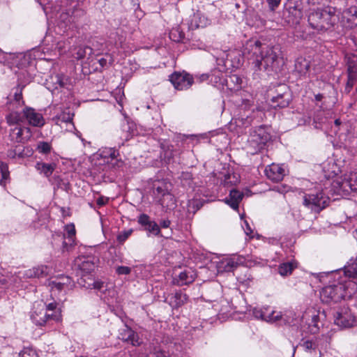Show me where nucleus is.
Wrapping results in <instances>:
<instances>
[{
    "mask_svg": "<svg viewBox=\"0 0 357 357\" xmlns=\"http://www.w3.org/2000/svg\"><path fill=\"white\" fill-rule=\"evenodd\" d=\"M23 116L33 126L41 127L45 124V119L42 114L31 107H25L23 109Z\"/></svg>",
    "mask_w": 357,
    "mask_h": 357,
    "instance_id": "nucleus-14",
    "label": "nucleus"
},
{
    "mask_svg": "<svg viewBox=\"0 0 357 357\" xmlns=\"http://www.w3.org/2000/svg\"><path fill=\"white\" fill-rule=\"evenodd\" d=\"M333 317L334 324L341 328H351L357 323L356 317L346 306L338 308Z\"/></svg>",
    "mask_w": 357,
    "mask_h": 357,
    "instance_id": "nucleus-7",
    "label": "nucleus"
},
{
    "mask_svg": "<svg viewBox=\"0 0 357 357\" xmlns=\"http://www.w3.org/2000/svg\"><path fill=\"white\" fill-rule=\"evenodd\" d=\"M243 194L235 189L230 191L228 198L225 199V203L234 210L238 209L239 203L243 199Z\"/></svg>",
    "mask_w": 357,
    "mask_h": 357,
    "instance_id": "nucleus-21",
    "label": "nucleus"
},
{
    "mask_svg": "<svg viewBox=\"0 0 357 357\" xmlns=\"http://www.w3.org/2000/svg\"><path fill=\"white\" fill-rule=\"evenodd\" d=\"M108 165H110L112 168L121 169L124 166V162L121 158H118V157H116L113 161L110 160Z\"/></svg>",
    "mask_w": 357,
    "mask_h": 357,
    "instance_id": "nucleus-50",
    "label": "nucleus"
},
{
    "mask_svg": "<svg viewBox=\"0 0 357 357\" xmlns=\"http://www.w3.org/2000/svg\"><path fill=\"white\" fill-rule=\"evenodd\" d=\"M73 117V114L68 109L54 117L52 120L59 126H61L62 123H69V126L73 128H74V125L72 123Z\"/></svg>",
    "mask_w": 357,
    "mask_h": 357,
    "instance_id": "nucleus-27",
    "label": "nucleus"
},
{
    "mask_svg": "<svg viewBox=\"0 0 357 357\" xmlns=\"http://www.w3.org/2000/svg\"><path fill=\"white\" fill-rule=\"evenodd\" d=\"M132 229H128L121 231L117 236L119 243H123L131 235Z\"/></svg>",
    "mask_w": 357,
    "mask_h": 357,
    "instance_id": "nucleus-49",
    "label": "nucleus"
},
{
    "mask_svg": "<svg viewBox=\"0 0 357 357\" xmlns=\"http://www.w3.org/2000/svg\"><path fill=\"white\" fill-rule=\"evenodd\" d=\"M48 286L50 290L54 292L66 291L72 287V280L68 276L61 275L50 280Z\"/></svg>",
    "mask_w": 357,
    "mask_h": 357,
    "instance_id": "nucleus-11",
    "label": "nucleus"
},
{
    "mask_svg": "<svg viewBox=\"0 0 357 357\" xmlns=\"http://www.w3.org/2000/svg\"><path fill=\"white\" fill-rule=\"evenodd\" d=\"M337 19L336 9L333 7H326L315 10L308 15L309 24L312 29L317 31L330 29L337 22Z\"/></svg>",
    "mask_w": 357,
    "mask_h": 357,
    "instance_id": "nucleus-3",
    "label": "nucleus"
},
{
    "mask_svg": "<svg viewBox=\"0 0 357 357\" xmlns=\"http://www.w3.org/2000/svg\"><path fill=\"white\" fill-rule=\"evenodd\" d=\"M0 174L1 176L0 179V184L5 185L9 177V172L7 164L3 162H0Z\"/></svg>",
    "mask_w": 357,
    "mask_h": 357,
    "instance_id": "nucleus-39",
    "label": "nucleus"
},
{
    "mask_svg": "<svg viewBox=\"0 0 357 357\" xmlns=\"http://www.w3.org/2000/svg\"><path fill=\"white\" fill-rule=\"evenodd\" d=\"M68 45L66 41H59L57 43L56 48L60 53L64 52L66 45Z\"/></svg>",
    "mask_w": 357,
    "mask_h": 357,
    "instance_id": "nucleus-57",
    "label": "nucleus"
},
{
    "mask_svg": "<svg viewBox=\"0 0 357 357\" xmlns=\"http://www.w3.org/2000/svg\"><path fill=\"white\" fill-rule=\"evenodd\" d=\"M328 202L329 198L322 190H311L303 196V204L316 212H319L326 207Z\"/></svg>",
    "mask_w": 357,
    "mask_h": 357,
    "instance_id": "nucleus-4",
    "label": "nucleus"
},
{
    "mask_svg": "<svg viewBox=\"0 0 357 357\" xmlns=\"http://www.w3.org/2000/svg\"><path fill=\"white\" fill-rule=\"evenodd\" d=\"M188 299V296L182 292H177L173 297L172 305L174 307H178L185 303Z\"/></svg>",
    "mask_w": 357,
    "mask_h": 357,
    "instance_id": "nucleus-35",
    "label": "nucleus"
},
{
    "mask_svg": "<svg viewBox=\"0 0 357 357\" xmlns=\"http://www.w3.org/2000/svg\"><path fill=\"white\" fill-rule=\"evenodd\" d=\"M197 277L194 269L188 268L181 271L178 277L174 278V282L178 286L189 284L194 282Z\"/></svg>",
    "mask_w": 357,
    "mask_h": 357,
    "instance_id": "nucleus-16",
    "label": "nucleus"
},
{
    "mask_svg": "<svg viewBox=\"0 0 357 357\" xmlns=\"http://www.w3.org/2000/svg\"><path fill=\"white\" fill-rule=\"evenodd\" d=\"M282 318V313L281 312L278 311H270V310L268 308V314L266 317V321L268 322H275L279 321Z\"/></svg>",
    "mask_w": 357,
    "mask_h": 357,
    "instance_id": "nucleus-41",
    "label": "nucleus"
},
{
    "mask_svg": "<svg viewBox=\"0 0 357 357\" xmlns=\"http://www.w3.org/2000/svg\"><path fill=\"white\" fill-rule=\"evenodd\" d=\"M170 185L164 181H157L153 184V194L159 204L165 206V198L173 200V195L169 193Z\"/></svg>",
    "mask_w": 357,
    "mask_h": 357,
    "instance_id": "nucleus-8",
    "label": "nucleus"
},
{
    "mask_svg": "<svg viewBox=\"0 0 357 357\" xmlns=\"http://www.w3.org/2000/svg\"><path fill=\"white\" fill-rule=\"evenodd\" d=\"M170 81L178 90H185L193 84L192 77L186 73H175L170 76Z\"/></svg>",
    "mask_w": 357,
    "mask_h": 357,
    "instance_id": "nucleus-9",
    "label": "nucleus"
},
{
    "mask_svg": "<svg viewBox=\"0 0 357 357\" xmlns=\"http://www.w3.org/2000/svg\"><path fill=\"white\" fill-rule=\"evenodd\" d=\"M108 201H109V199L107 197H100L97 199V204L99 206H102L105 205L108 202Z\"/></svg>",
    "mask_w": 357,
    "mask_h": 357,
    "instance_id": "nucleus-58",
    "label": "nucleus"
},
{
    "mask_svg": "<svg viewBox=\"0 0 357 357\" xmlns=\"http://www.w3.org/2000/svg\"><path fill=\"white\" fill-rule=\"evenodd\" d=\"M24 119V116H23V112H12L6 116V121L10 126H20V123H22Z\"/></svg>",
    "mask_w": 357,
    "mask_h": 357,
    "instance_id": "nucleus-30",
    "label": "nucleus"
},
{
    "mask_svg": "<svg viewBox=\"0 0 357 357\" xmlns=\"http://www.w3.org/2000/svg\"><path fill=\"white\" fill-rule=\"evenodd\" d=\"M324 0H307L308 4L319 5L324 2Z\"/></svg>",
    "mask_w": 357,
    "mask_h": 357,
    "instance_id": "nucleus-61",
    "label": "nucleus"
},
{
    "mask_svg": "<svg viewBox=\"0 0 357 357\" xmlns=\"http://www.w3.org/2000/svg\"><path fill=\"white\" fill-rule=\"evenodd\" d=\"M332 186L338 194H349L357 190V172L345 174L343 178H337L332 183Z\"/></svg>",
    "mask_w": 357,
    "mask_h": 357,
    "instance_id": "nucleus-6",
    "label": "nucleus"
},
{
    "mask_svg": "<svg viewBox=\"0 0 357 357\" xmlns=\"http://www.w3.org/2000/svg\"><path fill=\"white\" fill-rule=\"evenodd\" d=\"M245 226H243V229L245 231V233L247 236H251L252 234V230L251 227H250L249 224L247 221L244 222Z\"/></svg>",
    "mask_w": 357,
    "mask_h": 357,
    "instance_id": "nucleus-59",
    "label": "nucleus"
},
{
    "mask_svg": "<svg viewBox=\"0 0 357 357\" xmlns=\"http://www.w3.org/2000/svg\"><path fill=\"white\" fill-rule=\"evenodd\" d=\"M138 222L145 227V230L147 231L148 236H161L160 226L155 221L151 220L149 216L146 214L139 215Z\"/></svg>",
    "mask_w": 357,
    "mask_h": 357,
    "instance_id": "nucleus-15",
    "label": "nucleus"
},
{
    "mask_svg": "<svg viewBox=\"0 0 357 357\" xmlns=\"http://www.w3.org/2000/svg\"><path fill=\"white\" fill-rule=\"evenodd\" d=\"M272 102L276 103L273 105V107H285L289 105V99L285 98L284 94H280L272 98Z\"/></svg>",
    "mask_w": 357,
    "mask_h": 357,
    "instance_id": "nucleus-37",
    "label": "nucleus"
},
{
    "mask_svg": "<svg viewBox=\"0 0 357 357\" xmlns=\"http://www.w3.org/2000/svg\"><path fill=\"white\" fill-rule=\"evenodd\" d=\"M93 53V50L88 47H79L76 52L75 58L77 59H82L86 54L91 55Z\"/></svg>",
    "mask_w": 357,
    "mask_h": 357,
    "instance_id": "nucleus-42",
    "label": "nucleus"
},
{
    "mask_svg": "<svg viewBox=\"0 0 357 357\" xmlns=\"http://www.w3.org/2000/svg\"><path fill=\"white\" fill-rule=\"evenodd\" d=\"M334 282L325 286L320 291V298L326 303H337L357 296V283L351 280H344L340 273L333 274Z\"/></svg>",
    "mask_w": 357,
    "mask_h": 357,
    "instance_id": "nucleus-1",
    "label": "nucleus"
},
{
    "mask_svg": "<svg viewBox=\"0 0 357 357\" xmlns=\"http://www.w3.org/2000/svg\"><path fill=\"white\" fill-rule=\"evenodd\" d=\"M98 63L102 67H104L107 64V60L104 58H101L98 60Z\"/></svg>",
    "mask_w": 357,
    "mask_h": 357,
    "instance_id": "nucleus-63",
    "label": "nucleus"
},
{
    "mask_svg": "<svg viewBox=\"0 0 357 357\" xmlns=\"http://www.w3.org/2000/svg\"><path fill=\"white\" fill-rule=\"evenodd\" d=\"M171 225V222L168 219L162 220L160 222V225L162 228H168Z\"/></svg>",
    "mask_w": 357,
    "mask_h": 357,
    "instance_id": "nucleus-60",
    "label": "nucleus"
},
{
    "mask_svg": "<svg viewBox=\"0 0 357 357\" xmlns=\"http://www.w3.org/2000/svg\"><path fill=\"white\" fill-rule=\"evenodd\" d=\"M56 168L55 163H45L38 162L36 164V169L40 174H44L46 177L50 176Z\"/></svg>",
    "mask_w": 357,
    "mask_h": 357,
    "instance_id": "nucleus-29",
    "label": "nucleus"
},
{
    "mask_svg": "<svg viewBox=\"0 0 357 357\" xmlns=\"http://www.w3.org/2000/svg\"><path fill=\"white\" fill-rule=\"evenodd\" d=\"M251 49L252 60L255 71L264 68L266 70H275L278 65V54L275 47L262 45L261 42L256 40L254 43L248 44Z\"/></svg>",
    "mask_w": 357,
    "mask_h": 357,
    "instance_id": "nucleus-2",
    "label": "nucleus"
},
{
    "mask_svg": "<svg viewBox=\"0 0 357 357\" xmlns=\"http://www.w3.org/2000/svg\"><path fill=\"white\" fill-rule=\"evenodd\" d=\"M253 315L257 318L261 319L264 321H266V317L268 314V308L262 309H258V308H254L252 311Z\"/></svg>",
    "mask_w": 357,
    "mask_h": 357,
    "instance_id": "nucleus-46",
    "label": "nucleus"
},
{
    "mask_svg": "<svg viewBox=\"0 0 357 357\" xmlns=\"http://www.w3.org/2000/svg\"><path fill=\"white\" fill-rule=\"evenodd\" d=\"M119 152L114 148H105L100 151L97 154L99 157L104 160V162L108 164L110 160L113 161L116 157H119Z\"/></svg>",
    "mask_w": 357,
    "mask_h": 357,
    "instance_id": "nucleus-26",
    "label": "nucleus"
},
{
    "mask_svg": "<svg viewBox=\"0 0 357 357\" xmlns=\"http://www.w3.org/2000/svg\"><path fill=\"white\" fill-rule=\"evenodd\" d=\"M225 82L228 88L237 90L241 87L242 79L237 75H231L225 79Z\"/></svg>",
    "mask_w": 357,
    "mask_h": 357,
    "instance_id": "nucleus-34",
    "label": "nucleus"
},
{
    "mask_svg": "<svg viewBox=\"0 0 357 357\" xmlns=\"http://www.w3.org/2000/svg\"><path fill=\"white\" fill-rule=\"evenodd\" d=\"M348 74L350 79H357V55L351 54L347 56Z\"/></svg>",
    "mask_w": 357,
    "mask_h": 357,
    "instance_id": "nucleus-28",
    "label": "nucleus"
},
{
    "mask_svg": "<svg viewBox=\"0 0 357 357\" xmlns=\"http://www.w3.org/2000/svg\"><path fill=\"white\" fill-rule=\"evenodd\" d=\"M323 340L322 338L315 337L312 340H304L303 343L301 344V347L307 352H311L312 351H315L317 349H319L320 347L323 348Z\"/></svg>",
    "mask_w": 357,
    "mask_h": 357,
    "instance_id": "nucleus-24",
    "label": "nucleus"
},
{
    "mask_svg": "<svg viewBox=\"0 0 357 357\" xmlns=\"http://www.w3.org/2000/svg\"><path fill=\"white\" fill-rule=\"evenodd\" d=\"M200 208L199 202L197 199H191L188 203V211L195 213Z\"/></svg>",
    "mask_w": 357,
    "mask_h": 357,
    "instance_id": "nucleus-48",
    "label": "nucleus"
},
{
    "mask_svg": "<svg viewBox=\"0 0 357 357\" xmlns=\"http://www.w3.org/2000/svg\"><path fill=\"white\" fill-rule=\"evenodd\" d=\"M297 267V262L294 260L284 262L278 266V273L282 276H287L291 274L293 270Z\"/></svg>",
    "mask_w": 357,
    "mask_h": 357,
    "instance_id": "nucleus-31",
    "label": "nucleus"
},
{
    "mask_svg": "<svg viewBox=\"0 0 357 357\" xmlns=\"http://www.w3.org/2000/svg\"><path fill=\"white\" fill-rule=\"evenodd\" d=\"M75 22V19L70 15L68 13H63L60 15L59 25L65 30L70 29L72 24Z\"/></svg>",
    "mask_w": 357,
    "mask_h": 357,
    "instance_id": "nucleus-33",
    "label": "nucleus"
},
{
    "mask_svg": "<svg viewBox=\"0 0 357 357\" xmlns=\"http://www.w3.org/2000/svg\"><path fill=\"white\" fill-rule=\"evenodd\" d=\"M281 0H267L270 10H275L280 3Z\"/></svg>",
    "mask_w": 357,
    "mask_h": 357,
    "instance_id": "nucleus-55",
    "label": "nucleus"
},
{
    "mask_svg": "<svg viewBox=\"0 0 357 357\" xmlns=\"http://www.w3.org/2000/svg\"><path fill=\"white\" fill-rule=\"evenodd\" d=\"M319 315L315 312L311 315V321L308 323L310 331L316 333L319 331Z\"/></svg>",
    "mask_w": 357,
    "mask_h": 357,
    "instance_id": "nucleus-38",
    "label": "nucleus"
},
{
    "mask_svg": "<svg viewBox=\"0 0 357 357\" xmlns=\"http://www.w3.org/2000/svg\"><path fill=\"white\" fill-rule=\"evenodd\" d=\"M342 20L347 22V26L352 27L357 25V7L351 6L346 8L342 13Z\"/></svg>",
    "mask_w": 357,
    "mask_h": 357,
    "instance_id": "nucleus-20",
    "label": "nucleus"
},
{
    "mask_svg": "<svg viewBox=\"0 0 357 357\" xmlns=\"http://www.w3.org/2000/svg\"><path fill=\"white\" fill-rule=\"evenodd\" d=\"M51 149V144L47 142H40L37 145V149L41 153H48Z\"/></svg>",
    "mask_w": 357,
    "mask_h": 357,
    "instance_id": "nucleus-45",
    "label": "nucleus"
},
{
    "mask_svg": "<svg viewBox=\"0 0 357 357\" xmlns=\"http://www.w3.org/2000/svg\"><path fill=\"white\" fill-rule=\"evenodd\" d=\"M238 263L235 257H225L217 262L216 268L218 273L233 271Z\"/></svg>",
    "mask_w": 357,
    "mask_h": 357,
    "instance_id": "nucleus-19",
    "label": "nucleus"
},
{
    "mask_svg": "<svg viewBox=\"0 0 357 357\" xmlns=\"http://www.w3.org/2000/svg\"><path fill=\"white\" fill-rule=\"evenodd\" d=\"M290 12L292 13L295 12L294 15L297 20H300L302 17L303 13L300 9H297L295 6L289 8Z\"/></svg>",
    "mask_w": 357,
    "mask_h": 357,
    "instance_id": "nucleus-56",
    "label": "nucleus"
},
{
    "mask_svg": "<svg viewBox=\"0 0 357 357\" xmlns=\"http://www.w3.org/2000/svg\"><path fill=\"white\" fill-rule=\"evenodd\" d=\"M31 319L38 326H44L50 324L51 321H59V312L56 311L55 314H50L45 311V303H35L31 312Z\"/></svg>",
    "mask_w": 357,
    "mask_h": 357,
    "instance_id": "nucleus-5",
    "label": "nucleus"
},
{
    "mask_svg": "<svg viewBox=\"0 0 357 357\" xmlns=\"http://www.w3.org/2000/svg\"><path fill=\"white\" fill-rule=\"evenodd\" d=\"M45 311H48L50 314H55L56 311L59 312V321H61V308L59 307V305L56 302L50 303L47 305H45Z\"/></svg>",
    "mask_w": 357,
    "mask_h": 357,
    "instance_id": "nucleus-43",
    "label": "nucleus"
},
{
    "mask_svg": "<svg viewBox=\"0 0 357 357\" xmlns=\"http://www.w3.org/2000/svg\"><path fill=\"white\" fill-rule=\"evenodd\" d=\"M32 136L31 129L28 127L15 126L11 128L10 137L16 142L24 143Z\"/></svg>",
    "mask_w": 357,
    "mask_h": 357,
    "instance_id": "nucleus-12",
    "label": "nucleus"
},
{
    "mask_svg": "<svg viewBox=\"0 0 357 357\" xmlns=\"http://www.w3.org/2000/svg\"><path fill=\"white\" fill-rule=\"evenodd\" d=\"M20 357H38V354L33 348L26 347L20 352Z\"/></svg>",
    "mask_w": 357,
    "mask_h": 357,
    "instance_id": "nucleus-47",
    "label": "nucleus"
},
{
    "mask_svg": "<svg viewBox=\"0 0 357 357\" xmlns=\"http://www.w3.org/2000/svg\"><path fill=\"white\" fill-rule=\"evenodd\" d=\"M47 267L45 266L34 267L32 269L26 271L25 275L27 278H40L47 273Z\"/></svg>",
    "mask_w": 357,
    "mask_h": 357,
    "instance_id": "nucleus-32",
    "label": "nucleus"
},
{
    "mask_svg": "<svg viewBox=\"0 0 357 357\" xmlns=\"http://www.w3.org/2000/svg\"><path fill=\"white\" fill-rule=\"evenodd\" d=\"M6 54L0 49V62L4 61Z\"/></svg>",
    "mask_w": 357,
    "mask_h": 357,
    "instance_id": "nucleus-64",
    "label": "nucleus"
},
{
    "mask_svg": "<svg viewBox=\"0 0 357 357\" xmlns=\"http://www.w3.org/2000/svg\"><path fill=\"white\" fill-rule=\"evenodd\" d=\"M14 101L16 102L17 105L22 106L24 105V101L22 100V89H17V91L15 93Z\"/></svg>",
    "mask_w": 357,
    "mask_h": 357,
    "instance_id": "nucleus-51",
    "label": "nucleus"
},
{
    "mask_svg": "<svg viewBox=\"0 0 357 357\" xmlns=\"http://www.w3.org/2000/svg\"><path fill=\"white\" fill-rule=\"evenodd\" d=\"M340 275L343 274L344 280H348L347 278L357 277V257L355 259L350 260L349 264L344 267L343 271H340Z\"/></svg>",
    "mask_w": 357,
    "mask_h": 357,
    "instance_id": "nucleus-23",
    "label": "nucleus"
},
{
    "mask_svg": "<svg viewBox=\"0 0 357 357\" xmlns=\"http://www.w3.org/2000/svg\"><path fill=\"white\" fill-rule=\"evenodd\" d=\"M266 139L267 137L264 128L259 127L251 132L248 142L250 146L255 148V149L259 150L263 147Z\"/></svg>",
    "mask_w": 357,
    "mask_h": 357,
    "instance_id": "nucleus-13",
    "label": "nucleus"
},
{
    "mask_svg": "<svg viewBox=\"0 0 357 357\" xmlns=\"http://www.w3.org/2000/svg\"><path fill=\"white\" fill-rule=\"evenodd\" d=\"M192 21H195L197 28L204 27L208 24V19L204 16H201L199 13L194 15Z\"/></svg>",
    "mask_w": 357,
    "mask_h": 357,
    "instance_id": "nucleus-40",
    "label": "nucleus"
},
{
    "mask_svg": "<svg viewBox=\"0 0 357 357\" xmlns=\"http://www.w3.org/2000/svg\"><path fill=\"white\" fill-rule=\"evenodd\" d=\"M66 234L63 235L64 241H63V251H68L70 248L75 244V228L73 224H68L65 227Z\"/></svg>",
    "mask_w": 357,
    "mask_h": 357,
    "instance_id": "nucleus-17",
    "label": "nucleus"
},
{
    "mask_svg": "<svg viewBox=\"0 0 357 357\" xmlns=\"http://www.w3.org/2000/svg\"><path fill=\"white\" fill-rule=\"evenodd\" d=\"M32 151L28 148H22L20 146H17L14 149H10L8 151L7 155L12 159L24 158L31 155Z\"/></svg>",
    "mask_w": 357,
    "mask_h": 357,
    "instance_id": "nucleus-22",
    "label": "nucleus"
},
{
    "mask_svg": "<svg viewBox=\"0 0 357 357\" xmlns=\"http://www.w3.org/2000/svg\"><path fill=\"white\" fill-rule=\"evenodd\" d=\"M310 61L303 57H298L295 61V70L303 76L310 73Z\"/></svg>",
    "mask_w": 357,
    "mask_h": 357,
    "instance_id": "nucleus-25",
    "label": "nucleus"
},
{
    "mask_svg": "<svg viewBox=\"0 0 357 357\" xmlns=\"http://www.w3.org/2000/svg\"><path fill=\"white\" fill-rule=\"evenodd\" d=\"M93 288L98 291H104L106 289V285L103 282L95 281L92 284Z\"/></svg>",
    "mask_w": 357,
    "mask_h": 357,
    "instance_id": "nucleus-54",
    "label": "nucleus"
},
{
    "mask_svg": "<svg viewBox=\"0 0 357 357\" xmlns=\"http://www.w3.org/2000/svg\"><path fill=\"white\" fill-rule=\"evenodd\" d=\"M169 38L175 42H180L184 38V33L181 32L178 29H174L169 33Z\"/></svg>",
    "mask_w": 357,
    "mask_h": 357,
    "instance_id": "nucleus-44",
    "label": "nucleus"
},
{
    "mask_svg": "<svg viewBox=\"0 0 357 357\" xmlns=\"http://www.w3.org/2000/svg\"><path fill=\"white\" fill-rule=\"evenodd\" d=\"M202 77L203 80L210 78V80L213 82L215 84L219 83L223 85L225 82V79L222 77V73L218 70L214 71V73L212 75H203Z\"/></svg>",
    "mask_w": 357,
    "mask_h": 357,
    "instance_id": "nucleus-36",
    "label": "nucleus"
},
{
    "mask_svg": "<svg viewBox=\"0 0 357 357\" xmlns=\"http://www.w3.org/2000/svg\"><path fill=\"white\" fill-rule=\"evenodd\" d=\"M264 173L268 179L278 183L282 181L287 170L284 165L272 163L266 167Z\"/></svg>",
    "mask_w": 357,
    "mask_h": 357,
    "instance_id": "nucleus-10",
    "label": "nucleus"
},
{
    "mask_svg": "<svg viewBox=\"0 0 357 357\" xmlns=\"http://www.w3.org/2000/svg\"><path fill=\"white\" fill-rule=\"evenodd\" d=\"M355 79H350L349 75H348V82H347V85L346 89H347L349 88L350 89L352 87Z\"/></svg>",
    "mask_w": 357,
    "mask_h": 357,
    "instance_id": "nucleus-62",
    "label": "nucleus"
},
{
    "mask_svg": "<svg viewBox=\"0 0 357 357\" xmlns=\"http://www.w3.org/2000/svg\"><path fill=\"white\" fill-rule=\"evenodd\" d=\"M56 82L61 87H64L66 85V82L68 81L67 78L64 77L62 75H56L55 77Z\"/></svg>",
    "mask_w": 357,
    "mask_h": 357,
    "instance_id": "nucleus-53",
    "label": "nucleus"
},
{
    "mask_svg": "<svg viewBox=\"0 0 357 357\" xmlns=\"http://www.w3.org/2000/svg\"><path fill=\"white\" fill-rule=\"evenodd\" d=\"M116 272L119 275H128L131 272V268L128 266H121L116 268Z\"/></svg>",
    "mask_w": 357,
    "mask_h": 357,
    "instance_id": "nucleus-52",
    "label": "nucleus"
},
{
    "mask_svg": "<svg viewBox=\"0 0 357 357\" xmlns=\"http://www.w3.org/2000/svg\"><path fill=\"white\" fill-rule=\"evenodd\" d=\"M119 337L124 342L130 343L133 346H139L140 344L137 334L127 326H125L120 330Z\"/></svg>",
    "mask_w": 357,
    "mask_h": 357,
    "instance_id": "nucleus-18",
    "label": "nucleus"
}]
</instances>
